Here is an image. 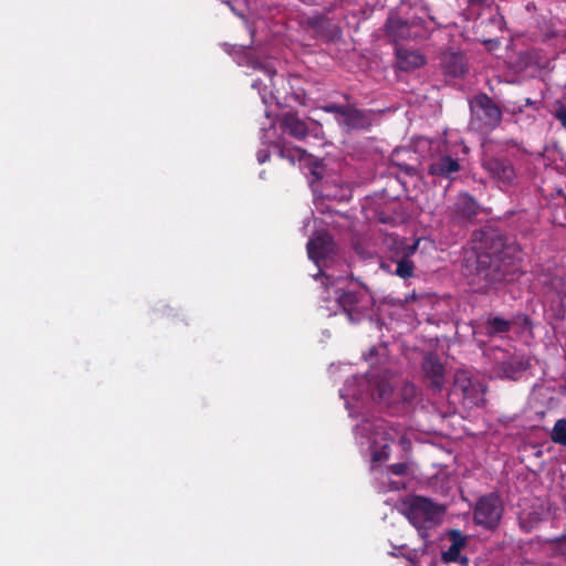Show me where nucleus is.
<instances>
[{"label": "nucleus", "instance_id": "13", "mask_svg": "<svg viewBox=\"0 0 566 566\" xmlns=\"http://www.w3.org/2000/svg\"><path fill=\"white\" fill-rule=\"evenodd\" d=\"M479 213V205L476 200L469 193H461L452 209V219L458 223H468Z\"/></svg>", "mask_w": 566, "mask_h": 566}, {"label": "nucleus", "instance_id": "12", "mask_svg": "<svg viewBox=\"0 0 566 566\" xmlns=\"http://www.w3.org/2000/svg\"><path fill=\"white\" fill-rule=\"evenodd\" d=\"M419 241H416L412 244H405L399 242L396 261V270L395 274L399 277L407 280L413 275L415 264L411 261V256L416 253L418 249Z\"/></svg>", "mask_w": 566, "mask_h": 566}, {"label": "nucleus", "instance_id": "9", "mask_svg": "<svg viewBox=\"0 0 566 566\" xmlns=\"http://www.w3.org/2000/svg\"><path fill=\"white\" fill-rule=\"evenodd\" d=\"M336 122L346 132L368 129L373 123V112L350 105L345 117L343 119L336 117Z\"/></svg>", "mask_w": 566, "mask_h": 566}, {"label": "nucleus", "instance_id": "28", "mask_svg": "<svg viewBox=\"0 0 566 566\" xmlns=\"http://www.w3.org/2000/svg\"><path fill=\"white\" fill-rule=\"evenodd\" d=\"M541 283H543L544 285L548 286L549 290H553L555 291L556 293L560 294L563 292V287H562V279L558 277V276H552V277H547L546 275L543 277V279H539Z\"/></svg>", "mask_w": 566, "mask_h": 566}, {"label": "nucleus", "instance_id": "22", "mask_svg": "<svg viewBox=\"0 0 566 566\" xmlns=\"http://www.w3.org/2000/svg\"><path fill=\"white\" fill-rule=\"evenodd\" d=\"M553 557H562L566 562V535L548 539Z\"/></svg>", "mask_w": 566, "mask_h": 566}, {"label": "nucleus", "instance_id": "14", "mask_svg": "<svg viewBox=\"0 0 566 566\" xmlns=\"http://www.w3.org/2000/svg\"><path fill=\"white\" fill-rule=\"evenodd\" d=\"M475 106L482 111V118L485 126L493 129L496 128L502 122V109L500 106L485 93L479 94L474 98Z\"/></svg>", "mask_w": 566, "mask_h": 566}, {"label": "nucleus", "instance_id": "1", "mask_svg": "<svg viewBox=\"0 0 566 566\" xmlns=\"http://www.w3.org/2000/svg\"><path fill=\"white\" fill-rule=\"evenodd\" d=\"M473 238L476 244L465 253L462 271L475 292L485 293L522 273L521 249L515 242L494 229L474 232Z\"/></svg>", "mask_w": 566, "mask_h": 566}, {"label": "nucleus", "instance_id": "6", "mask_svg": "<svg viewBox=\"0 0 566 566\" xmlns=\"http://www.w3.org/2000/svg\"><path fill=\"white\" fill-rule=\"evenodd\" d=\"M454 388L462 392L463 399L471 406L481 407L485 402L486 387L478 379L469 376L468 371L460 370L454 375Z\"/></svg>", "mask_w": 566, "mask_h": 566}, {"label": "nucleus", "instance_id": "25", "mask_svg": "<svg viewBox=\"0 0 566 566\" xmlns=\"http://www.w3.org/2000/svg\"><path fill=\"white\" fill-rule=\"evenodd\" d=\"M460 551L455 547L450 546L446 552L442 553V559L447 563L451 562H460L461 564L465 565L468 563L467 557H460Z\"/></svg>", "mask_w": 566, "mask_h": 566}, {"label": "nucleus", "instance_id": "10", "mask_svg": "<svg viewBox=\"0 0 566 566\" xmlns=\"http://www.w3.org/2000/svg\"><path fill=\"white\" fill-rule=\"evenodd\" d=\"M440 66L448 76L460 77L468 72L465 55L461 51L448 49L440 55Z\"/></svg>", "mask_w": 566, "mask_h": 566}, {"label": "nucleus", "instance_id": "32", "mask_svg": "<svg viewBox=\"0 0 566 566\" xmlns=\"http://www.w3.org/2000/svg\"><path fill=\"white\" fill-rule=\"evenodd\" d=\"M270 158V153L266 149H262L258 151V160L260 164L265 163Z\"/></svg>", "mask_w": 566, "mask_h": 566}, {"label": "nucleus", "instance_id": "20", "mask_svg": "<svg viewBox=\"0 0 566 566\" xmlns=\"http://www.w3.org/2000/svg\"><path fill=\"white\" fill-rule=\"evenodd\" d=\"M306 25L321 38H328L331 34V28L333 27L331 20L325 14L321 13L308 17L306 19Z\"/></svg>", "mask_w": 566, "mask_h": 566}, {"label": "nucleus", "instance_id": "17", "mask_svg": "<svg viewBox=\"0 0 566 566\" xmlns=\"http://www.w3.org/2000/svg\"><path fill=\"white\" fill-rule=\"evenodd\" d=\"M386 35L396 44L400 41L416 39L411 31V24L400 18H388L385 23Z\"/></svg>", "mask_w": 566, "mask_h": 566}, {"label": "nucleus", "instance_id": "23", "mask_svg": "<svg viewBox=\"0 0 566 566\" xmlns=\"http://www.w3.org/2000/svg\"><path fill=\"white\" fill-rule=\"evenodd\" d=\"M279 155L281 158L287 159L292 165L295 163V160H301L304 151L301 148H289V147H279Z\"/></svg>", "mask_w": 566, "mask_h": 566}, {"label": "nucleus", "instance_id": "31", "mask_svg": "<svg viewBox=\"0 0 566 566\" xmlns=\"http://www.w3.org/2000/svg\"><path fill=\"white\" fill-rule=\"evenodd\" d=\"M389 447L388 446H384L380 450L378 451H374L373 452V461L375 462H379V461H384V460H387L389 458Z\"/></svg>", "mask_w": 566, "mask_h": 566}, {"label": "nucleus", "instance_id": "37", "mask_svg": "<svg viewBox=\"0 0 566 566\" xmlns=\"http://www.w3.org/2000/svg\"><path fill=\"white\" fill-rule=\"evenodd\" d=\"M376 354V349L375 348H370L369 349V353H368V356L371 357Z\"/></svg>", "mask_w": 566, "mask_h": 566}, {"label": "nucleus", "instance_id": "29", "mask_svg": "<svg viewBox=\"0 0 566 566\" xmlns=\"http://www.w3.org/2000/svg\"><path fill=\"white\" fill-rule=\"evenodd\" d=\"M408 469H409L408 464L405 462L395 463V464L389 465V468H388L389 472L397 476L407 475Z\"/></svg>", "mask_w": 566, "mask_h": 566}, {"label": "nucleus", "instance_id": "30", "mask_svg": "<svg viewBox=\"0 0 566 566\" xmlns=\"http://www.w3.org/2000/svg\"><path fill=\"white\" fill-rule=\"evenodd\" d=\"M555 117L559 120L562 126L566 128V106L562 103H558L555 108Z\"/></svg>", "mask_w": 566, "mask_h": 566}, {"label": "nucleus", "instance_id": "4", "mask_svg": "<svg viewBox=\"0 0 566 566\" xmlns=\"http://www.w3.org/2000/svg\"><path fill=\"white\" fill-rule=\"evenodd\" d=\"M482 167L500 187L513 186L517 179L514 165L504 156L486 151L482 158Z\"/></svg>", "mask_w": 566, "mask_h": 566}, {"label": "nucleus", "instance_id": "35", "mask_svg": "<svg viewBox=\"0 0 566 566\" xmlns=\"http://www.w3.org/2000/svg\"><path fill=\"white\" fill-rule=\"evenodd\" d=\"M523 325H524L525 327H531V319H530V317H528V316H526V315H525V316H523Z\"/></svg>", "mask_w": 566, "mask_h": 566}, {"label": "nucleus", "instance_id": "26", "mask_svg": "<svg viewBox=\"0 0 566 566\" xmlns=\"http://www.w3.org/2000/svg\"><path fill=\"white\" fill-rule=\"evenodd\" d=\"M449 539L452 547L462 549L467 544V536H464L459 530H451L449 532Z\"/></svg>", "mask_w": 566, "mask_h": 566}, {"label": "nucleus", "instance_id": "3", "mask_svg": "<svg viewBox=\"0 0 566 566\" xmlns=\"http://www.w3.org/2000/svg\"><path fill=\"white\" fill-rule=\"evenodd\" d=\"M494 373L501 378L516 380L531 366L530 358L521 353L495 347L491 349Z\"/></svg>", "mask_w": 566, "mask_h": 566}, {"label": "nucleus", "instance_id": "24", "mask_svg": "<svg viewBox=\"0 0 566 566\" xmlns=\"http://www.w3.org/2000/svg\"><path fill=\"white\" fill-rule=\"evenodd\" d=\"M349 106H350V104L339 105V104H335V103H329V104L321 106V109L325 113L334 114L335 118L339 117L340 119H343L345 117V114L347 113Z\"/></svg>", "mask_w": 566, "mask_h": 566}, {"label": "nucleus", "instance_id": "5", "mask_svg": "<svg viewBox=\"0 0 566 566\" xmlns=\"http://www.w3.org/2000/svg\"><path fill=\"white\" fill-rule=\"evenodd\" d=\"M502 514L503 504L500 495L491 493L478 500L473 511V521L476 525L494 530L499 525Z\"/></svg>", "mask_w": 566, "mask_h": 566}, {"label": "nucleus", "instance_id": "19", "mask_svg": "<svg viewBox=\"0 0 566 566\" xmlns=\"http://www.w3.org/2000/svg\"><path fill=\"white\" fill-rule=\"evenodd\" d=\"M512 322L499 316H490L483 324L485 335L494 337L511 331Z\"/></svg>", "mask_w": 566, "mask_h": 566}, {"label": "nucleus", "instance_id": "27", "mask_svg": "<svg viewBox=\"0 0 566 566\" xmlns=\"http://www.w3.org/2000/svg\"><path fill=\"white\" fill-rule=\"evenodd\" d=\"M418 390L413 384H405L400 389V397L405 402H411L417 397Z\"/></svg>", "mask_w": 566, "mask_h": 566}, {"label": "nucleus", "instance_id": "7", "mask_svg": "<svg viewBox=\"0 0 566 566\" xmlns=\"http://www.w3.org/2000/svg\"><path fill=\"white\" fill-rule=\"evenodd\" d=\"M421 370L428 387L441 391L446 384V366L437 354L429 353L423 357Z\"/></svg>", "mask_w": 566, "mask_h": 566}, {"label": "nucleus", "instance_id": "33", "mask_svg": "<svg viewBox=\"0 0 566 566\" xmlns=\"http://www.w3.org/2000/svg\"><path fill=\"white\" fill-rule=\"evenodd\" d=\"M541 521H542V517L539 514H537V513L530 514V523L532 526L535 524H538Z\"/></svg>", "mask_w": 566, "mask_h": 566}, {"label": "nucleus", "instance_id": "16", "mask_svg": "<svg viewBox=\"0 0 566 566\" xmlns=\"http://www.w3.org/2000/svg\"><path fill=\"white\" fill-rule=\"evenodd\" d=\"M281 129L297 140H303L308 135V126L296 112L289 111L280 117Z\"/></svg>", "mask_w": 566, "mask_h": 566}, {"label": "nucleus", "instance_id": "36", "mask_svg": "<svg viewBox=\"0 0 566 566\" xmlns=\"http://www.w3.org/2000/svg\"><path fill=\"white\" fill-rule=\"evenodd\" d=\"M470 1H471V3H473V4H475V3H480V4H482V3H484L486 0H470Z\"/></svg>", "mask_w": 566, "mask_h": 566}, {"label": "nucleus", "instance_id": "15", "mask_svg": "<svg viewBox=\"0 0 566 566\" xmlns=\"http://www.w3.org/2000/svg\"><path fill=\"white\" fill-rule=\"evenodd\" d=\"M366 298L365 293L354 291H343L337 295V303L347 314L350 322H356L363 312V302Z\"/></svg>", "mask_w": 566, "mask_h": 566}, {"label": "nucleus", "instance_id": "11", "mask_svg": "<svg viewBox=\"0 0 566 566\" xmlns=\"http://www.w3.org/2000/svg\"><path fill=\"white\" fill-rule=\"evenodd\" d=\"M334 252L335 242L328 233H321L307 242L308 256L316 263L327 260Z\"/></svg>", "mask_w": 566, "mask_h": 566}, {"label": "nucleus", "instance_id": "18", "mask_svg": "<svg viewBox=\"0 0 566 566\" xmlns=\"http://www.w3.org/2000/svg\"><path fill=\"white\" fill-rule=\"evenodd\" d=\"M397 66L405 72H411L423 66L427 62L426 56L417 50L396 48Z\"/></svg>", "mask_w": 566, "mask_h": 566}, {"label": "nucleus", "instance_id": "8", "mask_svg": "<svg viewBox=\"0 0 566 566\" xmlns=\"http://www.w3.org/2000/svg\"><path fill=\"white\" fill-rule=\"evenodd\" d=\"M460 170V160L450 155L432 157L428 165V174L441 179L453 180Z\"/></svg>", "mask_w": 566, "mask_h": 566}, {"label": "nucleus", "instance_id": "2", "mask_svg": "<svg viewBox=\"0 0 566 566\" xmlns=\"http://www.w3.org/2000/svg\"><path fill=\"white\" fill-rule=\"evenodd\" d=\"M444 507L423 496H413L406 503L405 515L418 530L421 537L442 522Z\"/></svg>", "mask_w": 566, "mask_h": 566}, {"label": "nucleus", "instance_id": "38", "mask_svg": "<svg viewBox=\"0 0 566 566\" xmlns=\"http://www.w3.org/2000/svg\"><path fill=\"white\" fill-rule=\"evenodd\" d=\"M385 392H386V390H385V389H381L380 395H379V397H380L381 399L384 398Z\"/></svg>", "mask_w": 566, "mask_h": 566}, {"label": "nucleus", "instance_id": "39", "mask_svg": "<svg viewBox=\"0 0 566 566\" xmlns=\"http://www.w3.org/2000/svg\"><path fill=\"white\" fill-rule=\"evenodd\" d=\"M344 98H345L347 102H349L350 96H349L348 94H344Z\"/></svg>", "mask_w": 566, "mask_h": 566}, {"label": "nucleus", "instance_id": "34", "mask_svg": "<svg viewBox=\"0 0 566 566\" xmlns=\"http://www.w3.org/2000/svg\"><path fill=\"white\" fill-rule=\"evenodd\" d=\"M532 104H533V101L531 98H525V104L518 105V106H513L512 112H515L516 109L518 112H522L524 106H528V105H532Z\"/></svg>", "mask_w": 566, "mask_h": 566}, {"label": "nucleus", "instance_id": "21", "mask_svg": "<svg viewBox=\"0 0 566 566\" xmlns=\"http://www.w3.org/2000/svg\"><path fill=\"white\" fill-rule=\"evenodd\" d=\"M551 439L554 443L566 447V419H558L551 432Z\"/></svg>", "mask_w": 566, "mask_h": 566}]
</instances>
